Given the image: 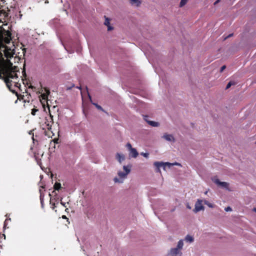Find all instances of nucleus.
Wrapping results in <instances>:
<instances>
[{
	"label": "nucleus",
	"mask_w": 256,
	"mask_h": 256,
	"mask_svg": "<svg viewBox=\"0 0 256 256\" xmlns=\"http://www.w3.org/2000/svg\"><path fill=\"white\" fill-rule=\"evenodd\" d=\"M94 104V105L96 106V107L98 110H102V108L100 106H99V105H98V104Z\"/></svg>",
	"instance_id": "nucleus-23"
},
{
	"label": "nucleus",
	"mask_w": 256,
	"mask_h": 256,
	"mask_svg": "<svg viewBox=\"0 0 256 256\" xmlns=\"http://www.w3.org/2000/svg\"><path fill=\"white\" fill-rule=\"evenodd\" d=\"M53 123L52 118L51 114L48 117L46 118V122H44V129H47L48 130L51 128L52 124Z\"/></svg>",
	"instance_id": "nucleus-8"
},
{
	"label": "nucleus",
	"mask_w": 256,
	"mask_h": 256,
	"mask_svg": "<svg viewBox=\"0 0 256 256\" xmlns=\"http://www.w3.org/2000/svg\"><path fill=\"white\" fill-rule=\"evenodd\" d=\"M203 202L207 205L209 208H214V205L213 204L209 202L208 200H203Z\"/></svg>",
	"instance_id": "nucleus-16"
},
{
	"label": "nucleus",
	"mask_w": 256,
	"mask_h": 256,
	"mask_svg": "<svg viewBox=\"0 0 256 256\" xmlns=\"http://www.w3.org/2000/svg\"><path fill=\"white\" fill-rule=\"evenodd\" d=\"M220 0H217L214 3V5H216L218 3L220 2Z\"/></svg>",
	"instance_id": "nucleus-28"
},
{
	"label": "nucleus",
	"mask_w": 256,
	"mask_h": 256,
	"mask_svg": "<svg viewBox=\"0 0 256 256\" xmlns=\"http://www.w3.org/2000/svg\"><path fill=\"white\" fill-rule=\"evenodd\" d=\"M186 206L188 209H191V206H190L188 204H187Z\"/></svg>",
	"instance_id": "nucleus-27"
},
{
	"label": "nucleus",
	"mask_w": 256,
	"mask_h": 256,
	"mask_svg": "<svg viewBox=\"0 0 256 256\" xmlns=\"http://www.w3.org/2000/svg\"><path fill=\"white\" fill-rule=\"evenodd\" d=\"M16 46L12 42L11 34L0 26V78L4 80L7 86L10 89L13 86L18 88L16 65L20 60Z\"/></svg>",
	"instance_id": "nucleus-1"
},
{
	"label": "nucleus",
	"mask_w": 256,
	"mask_h": 256,
	"mask_svg": "<svg viewBox=\"0 0 256 256\" xmlns=\"http://www.w3.org/2000/svg\"><path fill=\"white\" fill-rule=\"evenodd\" d=\"M40 192H41V190H40ZM40 199L41 204L42 205L43 204V200H44V196L42 194V193H40Z\"/></svg>",
	"instance_id": "nucleus-19"
},
{
	"label": "nucleus",
	"mask_w": 256,
	"mask_h": 256,
	"mask_svg": "<svg viewBox=\"0 0 256 256\" xmlns=\"http://www.w3.org/2000/svg\"><path fill=\"white\" fill-rule=\"evenodd\" d=\"M60 204L62 205L64 207H66V203H64L62 201V200H60Z\"/></svg>",
	"instance_id": "nucleus-24"
},
{
	"label": "nucleus",
	"mask_w": 256,
	"mask_h": 256,
	"mask_svg": "<svg viewBox=\"0 0 256 256\" xmlns=\"http://www.w3.org/2000/svg\"><path fill=\"white\" fill-rule=\"evenodd\" d=\"M184 245L183 240H180L177 243L176 246L170 249L168 252V256H182V250Z\"/></svg>",
	"instance_id": "nucleus-3"
},
{
	"label": "nucleus",
	"mask_w": 256,
	"mask_h": 256,
	"mask_svg": "<svg viewBox=\"0 0 256 256\" xmlns=\"http://www.w3.org/2000/svg\"><path fill=\"white\" fill-rule=\"evenodd\" d=\"M148 123L151 126H154V127H156L159 126L158 122H154V121H148Z\"/></svg>",
	"instance_id": "nucleus-14"
},
{
	"label": "nucleus",
	"mask_w": 256,
	"mask_h": 256,
	"mask_svg": "<svg viewBox=\"0 0 256 256\" xmlns=\"http://www.w3.org/2000/svg\"><path fill=\"white\" fill-rule=\"evenodd\" d=\"M116 158L118 161L121 164L125 160V156L124 154L118 152L116 154Z\"/></svg>",
	"instance_id": "nucleus-11"
},
{
	"label": "nucleus",
	"mask_w": 256,
	"mask_h": 256,
	"mask_svg": "<svg viewBox=\"0 0 256 256\" xmlns=\"http://www.w3.org/2000/svg\"><path fill=\"white\" fill-rule=\"evenodd\" d=\"M62 218H66V216H62Z\"/></svg>",
	"instance_id": "nucleus-31"
},
{
	"label": "nucleus",
	"mask_w": 256,
	"mask_h": 256,
	"mask_svg": "<svg viewBox=\"0 0 256 256\" xmlns=\"http://www.w3.org/2000/svg\"><path fill=\"white\" fill-rule=\"evenodd\" d=\"M38 110L37 109H36V108H34L32 110V114L33 115V116H34L36 114V112L38 111Z\"/></svg>",
	"instance_id": "nucleus-21"
},
{
	"label": "nucleus",
	"mask_w": 256,
	"mask_h": 256,
	"mask_svg": "<svg viewBox=\"0 0 256 256\" xmlns=\"http://www.w3.org/2000/svg\"><path fill=\"white\" fill-rule=\"evenodd\" d=\"M203 200L201 199H198L194 204V208L193 211L195 213H197L201 210H204V207L202 204Z\"/></svg>",
	"instance_id": "nucleus-6"
},
{
	"label": "nucleus",
	"mask_w": 256,
	"mask_h": 256,
	"mask_svg": "<svg viewBox=\"0 0 256 256\" xmlns=\"http://www.w3.org/2000/svg\"><path fill=\"white\" fill-rule=\"evenodd\" d=\"M232 84H234V83L231 82H229L226 86V89L229 88Z\"/></svg>",
	"instance_id": "nucleus-20"
},
{
	"label": "nucleus",
	"mask_w": 256,
	"mask_h": 256,
	"mask_svg": "<svg viewBox=\"0 0 256 256\" xmlns=\"http://www.w3.org/2000/svg\"><path fill=\"white\" fill-rule=\"evenodd\" d=\"M104 24L107 26L108 31H111L114 30V27L110 25V20L108 18L105 17Z\"/></svg>",
	"instance_id": "nucleus-12"
},
{
	"label": "nucleus",
	"mask_w": 256,
	"mask_h": 256,
	"mask_svg": "<svg viewBox=\"0 0 256 256\" xmlns=\"http://www.w3.org/2000/svg\"><path fill=\"white\" fill-rule=\"evenodd\" d=\"M126 147L129 150V156L130 157L136 158L138 156V154L135 148H133L130 143H128L126 144Z\"/></svg>",
	"instance_id": "nucleus-7"
},
{
	"label": "nucleus",
	"mask_w": 256,
	"mask_h": 256,
	"mask_svg": "<svg viewBox=\"0 0 256 256\" xmlns=\"http://www.w3.org/2000/svg\"><path fill=\"white\" fill-rule=\"evenodd\" d=\"M42 97L44 99H46V96H47V94H42Z\"/></svg>",
	"instance_id": "nucleus-25"
},
{
	"label": "nucleus",
	"mask_w": 256,
	"mask_h": 256,
	"mask_svg": "<svg viewBox=\"0 0 256 256\" xmlns=\"http://www.w3.org/2000/svg\"><path fill=\"white\" fill-rule=\"evenodd\" d=\"M154 166L156 168V172H160V168L162 167L164 170H166V168H170L172 166H182L178 162L170 163L168 162H156L154 163Z\"/></svg>",
	"instance_id": "nucleus-4"
},
{
	"label": "nucleus",
	"mask_w": 256,
	"mask_h": 256,
	"mask_svg": "<svg viewBox=\"0 0 256 256\" xmlns=\"http://www.w3.org/2000/svg\"><path fill=\"white\" fill-rule=\"evenodd\" d=\"M188 0H181L180 4V6L182 7L184 6L188 2Z\"/></svg>",
	"instance_id": "nucleus-17"
},
{
	"label": "nucleus",
	"mask_w": 256,
	"mask_h": 256,
	"mask_svg": "<svg viewBox=\"0 0 256 256\" xmlns=\"http://www.w3.org/2000/svg\"><path fill=\"white\" fill-rule=\"evenodd\" d=\"M130 4L134 7L138 8L142 4L141 0H128Z\"/></svg>",
	"instance_id": "nucleus-10"
},
{
	"label": "nucleus",
	"mask_w": 256,
	"mask_h": 256,
	"mask_svg": "<svg viewBox=\"0 0 256 256\" xmlns=\"http://www.w3.org/2000/svg\"><path fill=\"white\" fill-rule=\"evenodd\" d=\"M52 198H50V203L52 204Z\"/></svg>",
	"instance_id": "nucleus-32"
},
{
	"label": "nucleus",
	"mask_w": 256,
	"mask_h": 256,
	"mask_svg": "<svg viewBox=\"0 0 256 256\" xmlns=\"http://www.w3.org/2000/svg\"><path fill=\"white\" fill-rule=\"evenodd\" d=\"M208 192V191L205 192H204V194H207Z\"/></svg>",
	"instance_id": "nucleus-33"
},
{
	"label": "nucleus",
	"mask_w": 256,
	"mask_h": 256,
	"mask_svg": "<svg viewBox=\"0 0 256 256\" xmlns=\"http://www.w3.org/2000/svg\"><path fill=\"white\" fill-rule=\"evenodd\" d=\"M164 139L170 142H175V138L172 134H164L162 137Z\"/></svg>",
	"instance_id": "nucleus-9"
},
{
	"label": "nucleus",
	"mask_w": 256,
	"mask_h": 256,
	"mask_svg": "<svg viewBox=\"0 0 256 256\" xmlns=\"http://www.w3.org/2000/svg\"><path fill=\"white\" fill-rule=\"evenodd\" d=\"M140 154L146 158H148L149 156V154L148 152H142Z\"/></svg>",
	"instance_id": "nucleus-18"
},
{
	"label": "nucleus",
	"mask_w": 256,
	"mask_h": 256,
	"mask_svg": "<svg viewBox=\"0 0 256 256\" xmlns=\"http://www.w3.org/2000/svg\"><path fill=\"white\" fill-rule=\"evenodd\" d=\"M184 240L188 243H192L194 241V238L192 236L186 235L184 238Z\"/></svg>",
	"instance_id": "nucleus-13"
},
{
	"label": "nucleus",
	"mask_w": 256,
	"mask_h": 256,
	"mask_svg": "<svg viewBox=\"0 0 256 256\" xmlns=\"http://www.w3.org/2000/svg\"><path fill=\"white\" fill-rule=\"evenodd\" d=\"M225 68H226V66H223L221 68L220 71H221V72H222V71H223Z\"/></svg>",
	"instance_id": "nucleus-26"
},
{
	"label": "nucleus",
	"mask_w": 256,
	"mask_h": 256,
	"mask_svg": "<svg viewBox=\"0 0 256 256\" xmlns=\"http://www.w3.org/2000/svg\"><path fill=\"white\" fill-rule=\"evenodd\" d=\"M225 211L226 212H231L232 211V209L230 206H228L224 208Z\"/></svg>",
	"instance_id": "nucleus-22"
},
{
	"label": "nucleus",
	"mask_w": 256,
	"mask_h": 256,
	"mask_svg": "<svg viewBox=\"0 0 256 256\" xmlns=\"http://www.w3.org/2000/svg\"><path fill=\"white\" fill-rule=\"evenodd\" d=\"M212 182L216 184L218 186L224 188L226 190L230 191V190L229 188V184L224 182H220L218 178H212Z\"/></svg>",
	"instance_id": "nucleus-5"
},
{
	"label": "nucleus",
	"mask_w": 256,
	"mask_h": 256,
	"mask_svg": "<svg viewBox=\"0 0 256 256\" xmlns=\"http://www.w3.org/2000/svg\"><path fill=\"white\" fill-rule=\"evenodd\" d=\"M253 211L256 212V208H254Z\"/></svg>",
	"instance_id": "nucleus-30"
},
{
	"label": "nucleus",
	"mask_w": 256,
	"mask_h": 256,
	"mask_svg": "<svg viewBox=\"0 0 256 256\" xmlns=\"http://www.w3.org/2000/svg\"><path fill=\"white\" fill-rule=\"evenodd\" d=\"M61 188V184L59 182L55 183L54 185V188L55 190H59Z\"/></svg>",
	"instance_id": "nucleus-15"
},
{
	"label": "nucleus",
	"mask_w": 256,
	"mask_h": 256,
	"mask_svg": "<svg viewBox=\"0 0 256 256\" xmlns=\"http://www.w3.org/2000/svg\"><path fill=\"white\" fill-rule=\"evenodd\" d=\"M55 204H55V202H54V204H52V206H52V209H54V208H55V206H55Z\"/></svg>",
	"instance_id": "nucleus-29"
},
{
	"label": "nucleus",
	"mask_w": 256,
	"mask_h": 256,
	"mask_svg": "<svg viewBox=\"0 0 256 256\" xmlns=\"http://www.w3.org/2000/svg\"><path fill=\"white\" fill-rule=\"evenodd\" d=\"M57 140H54V142H57Z\"/></svg>",
	"instance_id": "nucleus-34"
},
{
	"label": "nucleus",
	"mask_w": 256,
	"mask_h": 256,
	"mask_svg": "<svg viewBox=\"0 0 256 256\" xmlns=\"http://www.w3.org/2000/svg\"><path fill=\"white\" fill-rule=\"evenodd\" d=\"M131 166H123L124 171L120 170L118 172V177L114 178V182L115 183L121 184L124 182V180L127 178L128 175L130 172Z\"/></svg>",
	"instance_id": "nucleus-2"
}]
</instances>
